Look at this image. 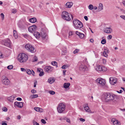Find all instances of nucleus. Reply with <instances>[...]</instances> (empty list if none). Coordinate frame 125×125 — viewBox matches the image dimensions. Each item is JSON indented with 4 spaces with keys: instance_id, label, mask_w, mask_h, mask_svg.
<instances>
[{
    "instance_id": "c03bdc74",
    "label": "nucleus",
    "mask_w": 125,
    "mask_h": 125,
    "mask_svg": "<svg viewBox=\"0 0 125 125\" xmlns=\"http://www.w3.org/2000/svg\"><path fill=\"white\" fill-rule=\"evenodd\" d=\"M36 91L34 89H32L31 91V92L32 94H34L36 93Z\"/></svg>"
},
{
    "instance_id": "de8ad7c7",
    "label": "nucleus",
    "mask_w": 125,
    "mask_h": 125,
    "mask_svg": "<svg viewBox=\"0 0 125 125\" xmlns=\"http://www.w3.org/2000/svg\"><path fill=\"white\" fill-rule=\"evenodd\" d=\"M21 71L23 72H26V69H25L23 68H21Z\"/></svg>"
},
{
    "instance_id": "1a4fd4ad",
    "label": "nucleus",
    "mask_w": 125,
    "mask_h": 125,
    "mask_svg": "<svg viewBox=\"0 0 125 125\" xmlns=\"http://www.w3.org/2000/svg\"><path fill=\"white\" fill-rule=\"evenodd\" d=\"M2 43V44L8 47H10L11 45L10 41L8 39H7L3 41Z\"/></svg>"
},
{
    "instance_id": "8fccbe9b",
    "label": "nucleus",
    "mask_w": 125,
    "mask_h": 125,
    "mask_svg": "<svg viewBox=\"0 0 125 125\" xmlns=\"http://www.w3.org/2000/svg\"><path fill=\"white\" fill-rule=\"evenodd\" d=\"M3 110L4 111L6 112L7 110V109L6 107H4L3 108Z\"/></svg>"
},
{
    "instance_id": "f8f14e48",
    "label": "nucleus",
    "mask_w": 125,
    "mask_h": 125,
    "mask_svg": "<svg viewBox=\"0 0 125 125\" xmlns=\"http://www.w3.org/2000/svg\"><path fill=\"white\" fill-rule=\"evenodd\" d=\"M36 25H33L29 27L28 28V30L29 32L32 33L33 32L35 31H36Z\"/></svg>"
},
{
    "instance_id": "f3484780",
    "label": "nucleus",
    "mask_w": 125,
    "mask_h": 125,
    "mask_svg": "<svg viewBox=\"0 0 125 125\" xmlns=\"http://www.w3.org/2000/svg\"><path fill=\"white\" fill-rule=\"evenodd\" d=\"M104 31L106 33H110L112 32V30L110 28L107 27L105 29Z\"/></svg>"
},
{
    "instance_id": "b1692460",
    "label": "nucleus",
    "mask_w": 125,
    "mask_h": 125,
    "mask_svg": "<svg viewBox=\"0 0 125 125\" xmlns=\"http://www.w3.org/2000/svg\"><path fill=\"white\" fill-rule=\"evenodd\" d=\"M15 97L13 95L8 97V100L11 102H13Z\"/></svg>"
},
{
    "instance_id": "f03ea898",
    "label": "nucleus",
    "mask_w": 125,
    "mask_h": 125,
    "mask_svg": "<svg viewBox=\"0 0 125 125\" xmlns=\"http://www.w3.org/2000/svg\"><path fill=\"white\" fill-rule=\"evenodd\" d=\"M73 23L74 28L76 29H80L83 26V24L81 22L77 19L73 21Z\"/></svg>"
},
{
    "instance_id": "e2e57ef3",
    "label": "nucleus",
    "mask_w": 125,
    "mask_h": 125,
    "mask_svg": "<svg viewBox=\"0 0 125 125\" xmlns=\"http://www.w3.org/2000/svg\"><path fill=\"white\" fill-rule=\"evenodd\" d=\"M117 92L119 93H121L123 92V90H120L119 92V91H117Z\"/></svg>"
},
{
    "instance_id": "774afa93",
    "label": "nucleus",
    "mask_w": 125,
    "mask_h": 125,
    "mask_svg": "<svg viewBox=\"0 0 125 125\" xmlns=\"http://www.w3.org/2000/svg\"><path fill=\"white\" fill-rule=\"evenodd\" d=\"M37 60H38L37 58H35V59L34 61H35V62L37 61Z\"/></svg>"
},
{
    "instance_id": "864d4df0",
    "label": "nucleus",
    "mask_w": 125,
    "mask_h": 125,
    "mask_svg": "<svg viewBox=\"0 0 125 125\" xmlns=\"http://www.w3.org/2000/svg\"><path fill=\"white\" fill-rule=\"evenodd\" d=\"M79 120L81 121L84 122L85 121V119L82 118H80Z\"/></svg>"
},
{
    "instance_id": "c85d7f7f",
    "label": "nucleus",
    "mask_w": 125,
    "mask_h": 125,
    "mask_svg": "<svg viewBox=\"0 0 125 125\" xmlns=\"http://www.w3.org/2000/svg\"><path fill=\"white\" fill-rule=\"evenodd\" d=\"M26 72L29 75L31 74L32 73V71L29 69H26Z\"/></svg>"
},
{
    "instance_id": "a19ab883",
    "label": "nucleus",
    "mask_w": 125,
    "mask_h": 125,
    "mask_svg": "<svg viewBox=\"0 0 125 125\" xmlns=\"http://www.w3.org/2000/svg\"><path fill=\"white\" fill-rule=\"evenodd\" d=\"M12 12L13 13H15L17 12L16 10L15 9H13L12 10Z\"/></svg>"
},
{
    "instance_id": "09e8293b",
    "label": "nucleus",
    "mask_w": 125,
    "mask_h": 125,
    "mask_svg": "<svg viewBox=\"0 0 125 125\" xmlns=\"http://www.w3.org/2000/svg\"><path fill=\"white\" fill-rule=\"evenodd\" d=\"M33 123L34 125H39L38 123L35 121H33Z\"/></svg>"
},
{
    "instance_id": "e433bc0d",
    "label": "nucleus",
    "mask_w": 125,
    "mask_h": 125,
    "mask_svg": "<svg viewBox=\"0 0 125 125\" xmlns=\"http://www.w3.org/2000/svg\"><path fill=\"white\" fill-rule=\"evenodd\" d=\"M13 66L12 65L8 66H7V68L9 69H11L13 68Z\"/></svg>"
},
{
    "instance_id": "aec40b11",
    "label": "nucleus",
    "mask_w": 125,
    "mask_h": 125,
    "mask_svg": "<svg viewBox=\"0 0 125 125\" xmlns=\"http://www.w3.org/2000/svg\"><path fill=\"white\" fill-rule=\"evenodd\" d=\"M76 33L77 35L79 36L80 38H83L84 36V34L79 32L78 31H76Z\"/></svg>"
},
{
    "instance_id": "0eeeda50",
    "label": "nucleus",
    "mask_w": 125,
    "mask_h": 125,
    "mask_svg": "<svg viewBox=\"0 0 125 125\" xmlns=\"http://www.w3.org/2000/svg\"><path fill=\"white\" fill-rule=\"evenodd\" d=\"M95 69L97 71H102L103 72L106 71L107 70V69L106 67L100 65L97 66L96 67Z\"/></svg>"
},
{
    "instance_id": "5701e85b",
    "label": "nucleus",
    "mask_w": 125,
    "mask_h": 125,
    "mask_svg": "<svg viewBox=\"0 0 125 125\" xmlns=\"http://www.w3.org/2000/svg\"><path fill=\"white\" fill-rule=\"evenodd\" d=\"M55 81V79L53 77H51L48 80V82L50 84L54 83Z\"/></svg>"
},
{
    "instance_id": "49530a36",
    "label": "nucleus",
    "mask_w": 125,
    "mask_h": 125,
    "mask_svg": "<svg viewBox=\"0 0 125 125\" xmlns=\"http://www.w3.org/2000/svg\"><path fill=\"white\" fill-rule=\"evenodd\" d=\"M43 75V72H41L39 74V76H42Z\"/></svg>"
},
{
    "instance_id": "cd10ccee",
    "label": "nucleus",
    "mask_w": 125,
    "mask_h": 125,
    "mask_svg": "<svg viewBox=\"0 0 125 125\" xmlns=\"http://www.w3.org/2000/svg\"><path fill=\"white\" fill-rule=\"evenodd\" d=\"M42 37L43 39H45L47 37V35L46 33L43 32L42 34Z\"/></svg>"
},
{
    "instance_id": "4d7b16f0",
    "label": "nucleus",
    "mask_w": 125,
    "mask_h": 125,
    "mask_svg": "<svg viewBox=\"0 0 125 125\" xmlns=\"http://www.w3.org/2000/svg\"><path fill=\"white\" fill-rule=\"evenodd\" d=\"M17 99L18 100L21 101V100L22 99L20 97H18L17 98Z\"/></svg>"
},
{
    "instance_id": "473e14b6",
    "label": "nucleus",
    "mask_w": 125,
    "mask_h": 125,
    "mask_svg": "<svg viewBox=\"0 0 125 125\" xmlns=\"http://www.w3.org/2000/svg\"><path fill=\"white\" fill-rule=\"evenodd\" d=\"M34 109L37 112H41L40 109H42L41 108L38 107H35L34 108Z\"/></svg>"
},
{
    "instance_id": "9b49d317",
    "label": "nucleus",
    "mask_w": 125,
    "mask_h": 125,
    "mask_svg": "<svg viewBox=\"0 0 125 125\" xmlns=\"http://www.w3.org/2000/svg\"><path fill=\"white\" fill-rule=\"evenodd\" d=\"M109 101H112L115 98L117 99L118 98V96L117 95H115L113 94H111L109 93Z\"/></svg>"
},
{
    "instance_id": "a18cd8bd",
    "label": "nucleus",
    "mask_w": 125,
    "mask_h": 125,
    "mask_svg": "<svg viewBox=\"0 0 125 125\" xmlns=\"http://www.w3.org/2000/svg\"><path fill=\"white\" fill-rule=\"evenodd\" d=\"M112 37V36L111 35H109L107 37V39L108 40H110L111 39Z\"/></svg>"
},
{
    "instance_id": "2eb2a0df",
    "label": "nucleus",
    "mask_w": 125,
    "mask_h": 125,
    "mask_svg": "<svg viewBox=\"0 0 125 125\" xmlns=\"http://www.w3.org/2000/svg\"><path fill=\"white\" fill-rule=\"evenodd\" d=\"M111 122H112L114 125H120V122L117 120H116L115 119H112L111 121Z\"/></svg>"
},
{
    "instance_id": "f257e3e1",
    "label": "nucleus",
    "mask_w": 125,
    "mask_h": 125,
    "mask_svg": "<svg viewBox=\"0 0 125 125\" xmlns=\"http://www.w3.org/2000/svg\"><path fill=\"white\" fill-rule=\"evenodd\" d=\"M18 59L19 62L24 63L26 62L27 60L28 56L24 53H20L18 55Z\"/></svg>"
},
{
    "instance_id": "4be33fe9",
    "label": "nucleus",
    "mask_w": 125,
    "mask_h": 125,
    "mask_svg": "<svg viewBox=\"0 0 125 125\" xmlns=\"http://www.w3.org/2000/svg\"><path fill=\"white\" fill-rule=\"evenodd\" d=\"M33 35L37 39L39 38L40 36V33L37 32H34Z\"/></svg>"
},
{
    "instance_id": "5fc2aeb1",
    "label": "nucleus",
    "mask_w": 125,
    "mask_h": 125,
    "mask_svg": "<svg viewBox=\"0 0 125 125\" xmlns=\"http://www.w3.org/2000/svg\"><path fill=\"white\" fill-rule=\"evenodd\" d=\"M32 73L31 74H32V75H33L34 76H35V72L34 71H33L32 70Z\"/></svg>"
},
{
    "instance_id": "9d476101",
    "label": "nucleus",
    "mask_w": 125,
    "mask_h": 125,
    "mask_svg": "<svg viewBox=\"0 0 125 125\" xmlns=\"http://www.w3.org/2000/svg\"><path fill=\"white\" fill-rule=\"evenodd\" d=\"M109 80L110 83L112 85H114L117 83V79L115 77H111L110 78Z\"/></svg>"
},
{
    "instance_id": "39448f33",
    "label": "nucleus",
    "mask_w": 125,
    "mask_h": 125,
    "mask_svg": "<svg viewBox=\"0 0 125 125\" xmlns=\"http://www.w3.org/2000/svg\"><path fill=\"white\" fill-rule=\"evenodd\" d=\"M25 48L28 51L31 53H34L36 52V50L34 49V48L32 45L29 44L26 45Z\"/></svg>"
},
{
    "instance_id": "7c9ffc66",
    "label": "nucleus",
    "mask_w": 125,
    "mask_h": 125,
    "mask_svg": "<svg viewBox=\"0 0 125 125\" xmlns=\"http://www.w3.org/2000/svg\"><path fill=\"white\" fill-rule=\"evenodd\" d=\"M13 35L15 38H17L18 37L17 34L16 33V31L15 30L13 31Z\"/></svg>"
},
{
    "instance_id": "4468645a",
    "label": "nucleus",
    "mask_w": 125,
    "mask_h": 125,
    "mask_svg": "<svg viewBox=\"0 0 125 125\" xmlns=\"http://www.w3.org/2000/svg\"><path fill=\"white\" fill-rule=\"evenodd\" d=\"M2 82L4 84L8 85L10 83V81L7 77H5V78L3 79Z\"/></svg>"
},
{
    "instance_id": "72a5a7b5",
    "label": "nucleus",
    "mask_w": 125,
    "mask_h": 125,
    "mask_svg": "<svg viewBox=\"0 0 125 125\" xmlns=\"http://www.w3.org/2000/svg\"><path fill=\"white\" fill-rule=\"evenodd\" d=\"M106 41L105 39H103L101 41V43L102 44H104L106 43Z\"/></svg>"
},
{
    "instance_id": "412c9836",
    "label": "nucleus",
    "mask_w": 125,
    "mask_h": 125,
    "mask_svg": "<svg viewBox=\"0 0 125 125\" xmlns=\"http://www.w3.org/2000/svg\"><path fill=\"white\" fill-rule=\"evenodd\" d=\"M84 109L86 111L88 112H89L90 110L89 107L88 106L87 104H85L84 106Z\"/></svg>"
},
{
    "instance_id": "393cba45",
    "label": "nucleus",
    "mask_w": 125,
    "mask_h": 125,
    "mask_svg": "<svg viewBox=\"0 0 125 125\" xmlns=\"http://www.w3.org/2000/svg\"><path fill=\"white\" fill-rule=\"evenodd\" d=\"M30 22L32 23H34L36 22L37 21L36 18L34 17L29 19Z\"/></svg>"
},
{
    "instance_id": "0e129e2a",
    "label": "nucleus",
    "mask_w": 125,
    "mask_h": 125,
    "mask_svg": "<svg viewBox=\"0 0 125 125\" xmlns=\"http://www.w3.org/2000/svg\"><path fill=\"white\" fill-rule=\"evenodd\" d=\"M2 125H7V124L5 123H3L2 124Z\"/></svg>"
},
{
    "instance_id": "4c0bfd02",
    "label": "nucleus",
    "mask_w": 125,
    "mask_h": 125,
    "mask_svg": "<svg viewBox=\"0 0 125 125\" xmlns=\"http://www.w3.org/2000/svg\"><path fill=\"white\" fill-rule=\"evenodd\" d=\"M49 93L50 94L52 95H53L55 94V92L54 91L52 90L49 91Z\"/></svg>"
},
{
    "instance_id": "c756f323",
    "label": "nucleus",
    "mask_w": 125,
    "mask_h": 125,
    "mask_svg": "<svg viewBox=\"0 0 125 125\" xmlns=\"http://www.w3.org/2000/svg\"><path fill=\"white\" fill-rule=\"evenodd\" d=\"M38 97V96L37 94H33L32 95H31L30 97V98L31 99L37 98Z\"/></svg>"
},
{
    "instance_id": "338daca9",
    "label": "nucleus",
    "mask_w": 125,
    "mask_h": 125,
    "mask_svg": "<svg viewBox=\"0 0 125 125\" xmlns=\"http://www.w3.org/2000/svg\"><path fill=\"white\" fill-rule=\"evenodd\" d=\"M17 118H18V119H20V118H21V117L20 116V115H18L17 116Z\"/></svg>"
},
{
    "instance_id": "6e6d98bb",
    "label": "nucleus",
    "mask_w": 125,
    "mask_h": 125,
    "mask_svg": "<svg viewBox=\"0 0 125 125\" xmlns=\"http://www.w3.org/2000/svg\"><path fill=\"white\" fill-rule=\"evenodd\" d=\"M84 19L86 20V21H87L88 20V18L87 16H85L84 17Z\"/></svg>"
},
{
    "instance_id": "bb28decb",
    "label": "nucleus",
    "mask_w": 125,
    "mask_h": 125,
    "mask_svg": "<svg viewBox=\"0 0 125 125\" xmlns=\"http://www.w3.org/2000/svg\"><path fill=\"white\" fill-rule=\"evenodd\" d=\"M70 84L69 83H65L63 85V86L64 88L66 89L68 88L70 86Z\"/></svg>"
},
{
    "instance_id": "f704fd0d",
    "label": "nucleus",
    "mask_w": 125,
    "mask_h": 125,
    "mask_svg": "<svg viewBox=\"0 0 125 125\" xmlns=\"http://www.w3.org/2000/svg\"><path fill=\"white\" fill-rule=\"evenodd\" d=\"M89 9L90 10H92L93 8V6L92 5L90 4L88 6Z\"/></svg>"
},
{
    "instance_id": "7ed1b4c3",
    "label": "nucleus",
    "mask_w": 125,
    "mask_h": 125,
    "mask_svg": "<svg viewBox=\"0 0 125 125\" xmlns=\"http://www.w3.org/2000/svg\"><path fill=\"white\" fill-rule=\"evenodd\" d=\"M65 106L62 103L58 105L57 110L58 112L59 113H62L65 110Z\"/></svg>"
},
{
    "instance_id": "dca6fc26",
    "label": "nucleus",
    "mask_w": 125,
    "mask_h": 125,
    "mask_svg": "<svg viewBox=\"0 0 125 125\" xmlns=\"http://www.w3.org/2000/svg\"><path fill=\"white\" fill-rule=\"evenodd\" d=\"M15 105L19 108H21L23 106V104L21 102H16L15 103Z\"/></svg>"
},
{
    "instance_id": "423d86ee",
    "label": "nucleus",
    "mask_w": 125,
    "mask_h": 125,
    "mask_svg": "<svg viewBox=\"0 0 125 125\" xmlns=\"http://www.w3.org/2000/svg\"><path fill=\"white\" fill-rule=\"evenodd\" d=\"M109 93H105L103 94L102 96V100L105 102L109 101Z\"/></svg>"
},
{
    "instance_id": "6ab92c4d",
    "label": "nucleus",
    "mask_w": 125,
    "mask_h": 125,
    "mask_svg": "<svg viewBox=\"0 0 125 125\" xmlns=\"http://www.w3.org/2000/svg\"><path fill=\"white\" fill-rule=\"evenodd\" d=\"M79 69L80 70H81L84 71L87 70V68L86 66L81 65L80 66Z\"/></svg>"
},
{
    "instance_id": "a211bd4d",
    "label": "nucleus",
    "mask_w": 125,
    "mask_h": 125,
    "mask_svg": "<svg viewBox=\"0 0 125 125\" xmlns=\"http://www.w3.org/2000/svg\"><path fill=\"white\" fill-rule=\"evenodd\" d=\"M73 5L72 2H68L65 5V7L67 8H70Z\"/></svg>"
},
{
    "instance_id": "79ce46f5",
    "label": "nucleus",
    "mask_w": 125,
    "mask_h": 125,
    "mask_svg": "<svg viewBox=\"0 0 125 125\" xmlns=\"http://www.w3.org/2000/svg\"><path fill=\"white\" fill-rule=\"evenodd\" d=\"M67 67H68L67 65H63L62 66V68L63 69H65L67 68Z\"/></svg>"
},
{
    "instance_id": "58836bf2",
    "label": "nucleus",
    "mask_w": 125,
    "mask_h": 125,
    "mask_svg": "<svg viewBox=\"0 0 125 125\" xmlns=\"http://www.w3.org/2000/svg\"><path fill=\"white\" fill-rule=\"evenodd\" d=\"M79 51V49H76L73 52V53L74 54H75L78 53V52Z\"/></svg>"
},
{
    "instance_id": "603ef678",
    "label": "nucleus",
    "mask_w": 125,
    "mask_h": 125,
    "mask_svg": "<svg viewBox=\"0 0 125 125\" xmlns=\"http://www.w3.org/2000/svg\"><path fill=\"white\" fill-rule=\"evenodd\" d=\"M120 17L122 19H123L125 20V15H121Z\"/></svg>"
},
{
    "instance_id": "37998d69",
    "label": "nucleus",
    "mask_w": 125,
    "mask_h": 125,
    "mask_svg": "<svg viewBox=\"0 0 125 125\" xmlns=\"http://www.w3.org/2000/svg\"><path fill=\"white\" fill-rule=\"evenodd\" d=\"M41 121L42 123L44 124H45L46 123L45 120L44 119H42L41 120Z\"/></svg>"
},
{
    "instance_id": "69168bd1",
    "label": "nucleus",
    "mask_w": 125,
    "mask_h": 125,
    "mask_svg": "<svg viewBox=\"0 0 125 125\" xmlns=\"http://www.w3.org/2000/svg\"><path fill=\"white\" fill-rule=\"evenodd\" d=\"M95 10H96L97 8V7H96V6H94V7H93V8Z\"/></svg>"
},
{
    "instance_id": "a878e982",
    "label": "nucleus",
    "mask_w": 125,
    "mask_h": 125,
    "mask_svg": "<svg viewBox=\"0 0 125 125\" xmlns=\"http://www.w3.org/2000/svg\"><path fill=\"white\" fill-rule=\"evenodd\" d=\"M103 6L102 4L100 3L98 7V11H99L103 9Z\"/></svg>"
},
{
    "instance_id": "20e7f679",
    "label": "nucleus",
    "mask_w": 125,
    "mask_h": 125,
    "mask_svg": "<svg viewBox=\"0 0 125 125\" xmlns=\"http://www.w3.org/2000/svg\"><path fill=\"white\" fill-rule=\"evenodd\" d=\"M62 18L64 19L67 21H69L71 18L69 17L68 13L66 11L63 12L62 13Z\"/></svg>"
},
{
    "instance_id": "3c124183",
    "label": "nucleus",
    "mask_w": 125,
    "mask_h": 125,
    "mask_svg": "<svg viewBox=\"0 0 125 125\" xmlns=\"http://www.w3.org/2000/svg\"><path fill=\"white\" fill-rule=\"evenodd\" d=\"M0 15L2 17V20H3L4 18V15L3 13H1L0 14Z\"/></svg>"
},
{
    "instance_id": "052dcab7",
    "label": "nucleus",
    "mask_w": 125,
    "mask_h": 125,
    "mask_svg": "<svg viewBox=\"0 0 125 125\" xmlns=\"http://www.w3.org/2000/svg\"><path fill=\"white\" fill-rule=\"evenodd\" d=\"M66 121L67 122H68L69 123H70V120L69 119H67Z\"/></svg>"
},
{
    "instance_id": "13d9d810",
    "label": "nucleus",
    "mask_w": 125,
    "mask_h": 125,
    "mask_svg": "<svg viewBox=\"0 0 125 125\" xmlns=\"http://www.w3.org/2000/svg\"><path fill=\"white\" fill-rule=\"evenodd\" d=\"M66 70H63V75L64 76L65 74V72H66Z\"/></svg>"
},
{
    "instance_id": "6e6552de",
    "label": "nucleus",
    "mask_w": 125,
    "mask_h": 125,
    "mask_svg": "<svg viewBox=\"0 0 125 125\" xmlns=\"http://www.w3.org/2000/svg\"><path fill=\"white\" fill-rule=\"evenodd\" d=\"M97 83L99 84L102 86H104L106 83L105 80L101 78L97 79L96 80Z\"/></svg>"
},
{
    "instance_id": "bf43d9fd",
    "label": "nucleus",
    "mask_w": 125,
    "mask_h": 125,
    "mask_svg": "<svg viewBox=\"0 0 125 125\" xmlns=\"http://www.w3.org/2000/svg\"><path fill=\"white\" fill-rule=\"evenodd\" d=\"M103 62L105 64V63L106 62V59H103Z\"/></svg>"
},
{
    "instance_id": "c9c22d12",
    "label": "nucleus",
    "mask_w": 125,
    "mask_h": 125,
    "mask_svg": "<svg viewBox=\"0 0 125 125\" xmlns=\"http://www.w3.org/2000/svg\"><path fill=\"white\" fill-rule=\"evenodd\" d=\"M73 33L72 31H70L69 33L68 38H70V36L73 34Z\"/></svg>"
},
{
    "instance_id": "ddd939ff",
    "label": "nucleus",
    "mask_w": 125,
    "mask_h": 125,
    "mask_svg": "<svg viewBox=\"0 0 125 125\" xmlns=\"http://www.w3.org/2000/svg\"><path fill=\"white\" fill-rule=\"evenodd\" d=\"M45 71L48 73L51 72L53 70V68L51 66H46L44 68Z\"/></svg>"
},
{
    "instance_id": "ea45409f",
    "label": "nucleus",
    "mask_w": 125,
    "mask_h": 125,
    "mask_svg": "<svg viewBox=\"0 0 125 125\" xmlns=\"http://www.w3.org/2000/svg\"><path fill=\"white\" fill-rule=\"evenodd\" d=\"M57 62L55 61H52L51 62V64L53 66H55L57 64Z\"/></svg>"
},
{
    "instance_id": "2f4dec72",
    "label": "nucleus",
    "mask_w": 125,
    "mask_h": 125,
    "mask_svg": "<svg viewBox=\"0 0 125 125\" xmlns=\"http://www.w3.org/2000/svg\"><path fill=\"white\" fill-rule=\"evenodd\" d=\"M107 50H106V51H104L103 52V54L104 55V56L106 57H107L108 56V55H107Z\"/></svg>"
},
{
    "instance_id": "680f3d73",
    "label": "nucleus",
    "mask_w": 125,
    "mask_h": 125,
    "mask_svg": "<svg viewBox=\"0 0 125 125\" xmlns=\"http://www.w3.org/2000/svg\"><path fill=\"white\" fill-rule=\"evenodd\" d=\"M90 41L92 43L93 42H94V40L93 39H90Z\"/></svg>"
}]
</instances>
